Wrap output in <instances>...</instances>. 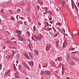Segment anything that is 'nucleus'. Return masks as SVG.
I'll return each mask as SVG.
<instances>
[{
	"label": "nucleus",
	"mask_w": 79,
	"mask_h": 79,
	"mask_svg": "<svg viewBox=\"0 0 79 79\" xmlns=\"http://www.w3.org/2000/svg\"><path fill=\"white\" fill-rule=\"evenodd\" d=\"M15 32L17 33L18 34L17 35V39L18 40L20 41H24L25 40V39L24 38L21 37V33L22 32L20 30H16Z\"/></svg>",
	"instance_id": "nucleus-1"
},
{
	"label": "nucleus",
	"mask_w": 79,
	"mask_h": 79,
	"mask_svg": "<svg viewBox=\"0 0 79 79\" xmlns=\"http://www.w3.org/2000/svg\"><path fill=\"white\" fill-rule=\"evenodd\" d=\"M51 47V44H48L47 45L46 51H47L49 50L50 49V48Z\"/></svg>",
	"instance_id": "nucleus-2"
},
{
	"label": "nucleus",
	"mask_w": 79,
	"mask_h": 79,
	"mask_svg": "<svg viewBox=\"0 0 79 79\" xmlns=\"http://www.w3.org/2000/svg\"><path fill=\"white\" fill-rule=\"evenodd\" d=\"M23 55L27 59L29 60L30 59V57L27 53H24Z\"/></svg>",
	"instance_id": "nucleus-3"
},
{
	"label": "nucleus",
	"mask_w": 79,
	"mask_h": 79,
	"mask_svg": "<svg viewBox=\"0 0 79 79\" xmlns=\"http://www.w3.org/2000/svg\"><path fill=\"white\" fill-rule=\"evenodd\" d=\"M28 64L30 65L31 67H33L34 66V62L32 61H31V62L28 63Z\"/></svg>",
	"instance_id": "nucleus-4"
},
{
	"label": "nucleus",
	"mask_w": 79,
	"mask_h": 79,
	"mask_svg": "<svg viewBox=\"0 0 79 79\" xmlns=\"http://www.w3.org/2000/svg\"><path fill=\"white\" fill-rule=\"evenodd\" d=\"M28 46L30 49H31L33 48V44L31 43H29Z\"/></svg>",
	"instance_id": "nucleus-5"
},
{
	"label": "nucleus",
	"mask_w": 79,
	"mask_h": 79,
	"mask_svg": "<svg viewBox=\"0 0 79 79\" xmlns=\"http://www.w3.org/2000/svg\"><path fill=\"white\" fill-rule=\"evenodd\" d=\"M69 63L71 64L72 65H75V64L74 62V61L73 60H70Z\"/></svg>",
	"instance_id": "nucleus-6"
},
{
	"label": "nucleus",
	"mask_w": 79,
	"mask_h": 79,
	"mask_svg": "<svg viewBox=\"0 0 79 79\" xmlns=\"http://www.w3.org/2000/svg\"><path fill=\"white\" fill-rule=\"evenodd\" d=\"M33 37L35 38L34 39V38H33V37H31V39H32L34 41H37V36H36L35 35H34L33 36Z\"/></svg>",
	"instance_id": "nucleus-7"
},
{
	"label": "nucleus",
	"mask_w": 79,
	"mask_h": 79,
	"mask_svg": "<svg viewBox=\"0 0 79 79\" xmlns=\"http://www.w3.org/2000/svg\"><path fill=\"white\" fill-rule=\"evenodd\" d=\"M17 25H19L21 24H22L23 23V22L22 21H18L17 23Z\"/></svg>",
	"instance_id": "nucleus-8"
},
{
	"label": "nucleus",
	"mask_w": 79,
	"mask_h": 79,
	"mask_svg": "<svg viewBox=\"0 0 79 79\" xmlns=\"http://www.w3.org/2000/svg\"><path fill=\"white\" fill-rule=\"evenodd\" d=\"M67 42H66V41H65L63 43V48H64L65 47H66L67 45Z\"/></svg>",
	"instance_id": "nucleus-9"
},
{
	"label": "nucleus",
	"mask_w": 79,
	"mask_h": 79,
	"mask_svg": "<svg viewBox=\"0 0 79 79\" xmlns=\"http://www.w3.org/2000/svg\"><path fill=\"white\" fill-rule=\"evenodd\" d=\"M45 74L47 75H50V71H45Z\"/></svg>",
	"instance_id": "nucleus-10"
},
{
	"label": "nucleus",
	"mask_w": 79,
	"mask_h": 79,
	"mask_svg": "<svg viewBox=\"0 0 79 79\" xmlns=\"http://www.w3.org/2000/svg\"><path fill=\"white\" fill-rule=\"evenodd\" d=\"M29 55L31 58H33L34 56V55L32 53H29Z\"/></svg>",
	"instance_id": "nucleus-11"
},
{
	"label": "nucleus",
	"mask_w": 79,
	"mask_h": 79,
	"mask_svg": "<svg viewBox=\"0 0 79 79\" xmlns=\"http://www.w3.org/2000/svg\"><path fill=\"white\" fill-rule=\"evenodd\" d=\"M45 74V71H44L43 70H42L40 72V74L41 75H44V74Z\"/></svg>",
	"instance_id": "nucleus-12"
},
{
	"label": "nucleus",
	"mask_w": 79,
	"mask_h": 79,
	"mask_svg": "<svg viewBox=\"0 0 79 79\" xmlns=\"http://www.w3.org/2000/svg\"><path fill=\"white\" fill-rule=\"evenodd\" d=\"M23 64L24 66V67H26L27 65V64H26V63L25 62H23Z\"/></svg>",
	"instance_id": "nucleus-13"
},
{
	"label": "nucleus",
	"mask_w": 79,
	"mask_h": 79,
	"mask_svg": "<svg viewBox=\"0 0 79 79\" xmlns=\"http://www.w3.org/2000/svg\"><path fill=\"white\" fill-rule=\"evenodd\" d=\"M48 13L50 15L52 16V12L50 10H49L48 11Z\"/></svg>",
	"instance_id": "nucleus-14"
},
{
	"label": "nucleus",
	"mask_w": 79,
	"mask_h": 79,
	"mask_svg": "<svg viewBox=\"0 0 79 79\" xmlns=\"http://www.w3.org/2000/svg\"><path fill=\"white\" fill-rule=\"evenodd\" d=\"M57 59L58 60V61H60L62 60V58L61 57H59L57 58Z\"/></svg>",
	"instance_id": "nucleus-15"
},
{
	"label": "nucleus",
	"mask_w": 79,
	"mask_h": 79,
	"mask_svg": "<svg viewBox=\"0 0 79 79\" xmlns=\"http://www.w3.org/2000/svg\"><path fill=\"white\" fill-rule=\"evenodd\" d=\"M16 70L15 69V72H16L15 73V74L16 75H19V72L17 71L16 70Z\"/></svg>",
	"instance_id": "nucleus-16"
},
{
	"label": "nucleus",
	"mask_w": 79,
	"mask_h": 79,
	"mask_svg": "<svg viewBox=\"0 0 79 79\" xmlns=\"http://www.w3.org/2000/svg\"><path fill=\"white\" fill-rule=\"evenodd\" d=\"M15 53V52H14V51H12V55L11 56L12 57L13 56H14Z\"/></svg>",
	"instance_id": "nucleus-17"
},
{
	"label": "nucleus",
	"mask_w": 79,
	"mask_h": 79,
	"mask_svg": "<svg viewBox=\"0 0 79 79\" xmlns=\"http://www.w3.org/2000/svg\"><path fill=\"white\" fill-rule=\"evenodd\" d=\"M44 29H45V30H47V31H50L52 29V28H44Z\"/></svg>",
	"instance_id": "nucleus-18"
},
{
	"label": "nucleus",
	"mask_w": 79,
	"mask_h": 79,
	"mask_svg": "<svg viewBox=\"0 0 79 79\" xmlns=\"http://www.w3.org/2000/svg\"><path fill=\"white\" fill-rule=\"evenodd\" d=\"M74 2L71 3V5L72 6V7L73 9L74 8Z\"/></svg>",
	"instance_id": "nucleus-19"
},
{
	"label": "nucleus",
	"mask_w": 79,
	"mask_h": 79,
	"mask_svg": "<svg viewBox=\"0 0 79 79\" xmlns=\"http://www.w3.org/2000/svg\"><path fill=\"white\" fill-rule=\"evenodd\" d=\"M38 2L39 4H41V5H43V2L42 1H40L39 0L38 1Z\"/></svg>",
	"instance_id": "nucleus-20"
},
{
	"label": "nucleus",
	"mask_w": 79,
	"mask_h": 79,
	"mask_svg": "<svg viewBox=\"0 0 79 79\" xmlns=\"http://www.w3.org/2000/svg\"><path fill=\"white\" fill-rule=\"evenodd\" d=\"M52 64H53V66L55 67H56V64H55V62L53 61L52 62Z\"/></svg>",
	"instance_id": "nucleus-21"
},
{
	"label": "nucleus",
	"mask_w": 79,
	"mask_h": 79,
	"mask_svg": "<svg viewBox=\"0 0 79 79\" xmlns=\"http://www.w3.org/2000/svg\"><path fill=\"white\" fill-rule=\"evenodd\" d=\"M62 24L60 23H56V25H58L59 26H61Z\"/></svg>",
	"instance_id": "nucleus-22"
},
{
	"label": "nucleus",
	"mask_w": 79,
	"mask_h": 79,
	"mask_svg": "<svg viewBox=\"0 0 79 79\" xmlns=\"http://www.w3.org/2000/svg\"><path fill=\"white\" fill-rule=\"evenodd\" d=\"M10 71V69H9L5 73V75L7 74Z\"/></svg>",
	"instance_id": "nucleus-23"
},
{
	"label": "nucleus",
	"mask_w": 79,
	"mask_h": 79,
	"mask_svg": "<svg viewBox=\"0 0 79 79\" xmlns=\"http://www.w3.org/2000/svg\"><path fill=\"white\" fill-rule=\"evenodd\" d=\"M59 41H57L56 42V45L57 46H59Z\"/></svg>",
	"instance_id": "nucleus-24"
},
{
	"label": "nucleus",
	"mask_w": 79,
	"mask_h": 79,
	"mask_svg": "<svg viewBox=\"0 0 79 79\" xmlns=\"http://www.w3.org/2000/svg\"><path fill=\"white\" fill-rule=\"evenodd\" d=\"M10 19H11V20H13V21H14L15 20L14 17L13 16L11 17V18H10Z\"/></svg>",
	"instance_id": "nucleus-25"
},
{
	"label": "nucleus",
	"mask_w": 79,
	"mask_h": 79,
	"mask_svg": "<svg viewBox=\"0 0 79 79\" xmlns=\"http://www.w3.org/2000/svg\"><path fill=\"white\" fill-rule=\"evenodd\" d=\"M37 40H38L40 41L41 39V38H40L39 36L38 37H37Z\"/></svg>",
	"instance_id": "nucleus-26"
},
{
	"label": "nucleus",
	"mask_w": 79,
	"mask_h": 79,
	"mask_svg": "<svg viewBox=\"0 0 79 79\" xmlns=\"http://www.w3.org/2000/svg\"><path fill=\"white\" fill-rule=\"evenodd\" d=\"M75 48H70L69 49V50L70 51L75 50Z\"/></svg>",
	"instance_id": "nucleus-27"
},
{
	"label": "nucleus",
	"mask_w": 79,
	"mask_h": 79,
	"mask_svg": "<svg viewBox=\"0 0 79 79\" xmlns=\"http://www.w3.org/2000/svg\"><path fill=\"white\" fill-rule=\"evenodd\" d=\"M27 69H28L30 70V67L29 66H28L27 65V66H26L25 67Z\"/></svg>",
	"instance_id": "nucleus-28"
},
{
	"label": "nucleus",
	"mask_w": 79,
	"mask_h": 79,
	"mask_svg": "<svg viewBox=\"0 0 79 79\" xmlns=\"http://www.w3.org/2000/svg\"><path fill=\"white\" fill-rule=\"evenodd\" d=\"M16 57L18 59H19L20 58V56L19 55H17L16 56Z\"/></svg>",
	"instance_id": "nucleus-29"
},
{
	"label": "nucleus",
	"mask_w": 79,
	"mask_h": 79,
	"mask_svg": "<svg viewBox=\"0 0 79 79\" xmlns=\"http://www.w3.org/2000/svg\"><path fill=\"white\" fill-rule=\"evenodd\" d=\"M35 52V54L37 55H39V52H38V51H34Z\"/></svg>",
	"instance_id": "nucleus-30"
},
{
	"label": "nucleus",
	"mask_w": 79,
	"mask_h": 79,
	"mask_svg": "<svg viewBox=\"0 0 79 79\" xmlns=\"http://www.w3.org/2000/svg\"><path fill=\"white\" fill-rule=\"evenodd\" d=\"M35 28H36L35 26H34V27H33V31L34 32H35Z\"/></svg>",
	"instance_id": "nucleus-31"
},
{
	"label": "nucleus",
	"mask_w": 79,
	"mask_h": 79,
	"mask_svg": "<svg viewBox=\"0 0 79 79\" xmlns=\"http://www.w3.org/2000/svg\"><path fill=\"white\" fill-rule=\"evenodd\" d=\"M15 77L16 78H19V75H15Z\"/></svg>",
	"instance_id": "nucleus-32"
},
{
	"label": "nucleus",
	"mask_w": 79,
	"mask_h": 79,
	"mask_svg": "<svg viewBox=\"0 0 79 79\" xmlns=\"http://www.w3.org/2000/svg\"><path fill=\"white\" fill-rule=\"evenodd\" d=\"M45 23L46 24V25H47V26H49L48 23V22H46Z\"/></svg>",
	"instance_id": "nucleus-33"
},
{
	"label": "nucleus",
	"mask_w": 79,
	"mask_h": 79,
	"mask_svg": "<svg viewBox=\"0 0 79 79\" xmlns=\"http://www.w3.org/2000/svg\"><path fill=\"white\" fill-rule=\"evenodd\" d=\"M24 24L26 26H27V24H28L27 23V22L26 21H25L24 22Z\"/></svg>",
	"instance_id": "nucleus-34"
},
{
	"label": "nucleus",
	"mask_w": 79,
	"mask_h": 79,
	"mask_svg": "<svg viewBox=\"0 0 79 79\" xmlns=\"http://www.w3.org/2000/svg\"><path fill=\"white\" fill-rule=\"evenodd\" d=\"M19 19H21L22 20H24V19L23 17H19Z\"/></svg>",
	"instance_id": "nucleus-35"
},
{
	"label": "nucleus",
	"mask_w": 79,
	"mask_h": 79,
	"mask_svg": "<svg viewBox=\"0 0 79 79\" xmlns=\"http://www.w3.org/2000/svg\"><path fill=\"white\" fill-rule=\"evenodd\" d=\"M52 28L53 29V30H54V31L55 33H56V30H55V28H54V27H52Z\"/></svg>",
	"instance_id": "nucleus-36"
},
{
	"label": "nucleus",
	"mask_w": 79,
	"mask_h": 79,
	"mask_svg": "<svg viewBox=\"0 0 79 79\" xmlns=\"http://www.w3.org/2000/svg\"><path fill=\"white\" fill-rule=\"evenodd\" d=\"M44 9L46 12L48 10V9L47 7H44Z\"/></svg>",
	"instance_id": "nucleus-37"
},
{
	"label": "nucleus",
	"mask_w": 79,
	"mask_h": 79,
	"mask_svg": "<svg viewBox=\"0 0 79 79\" xmlns=\"http://www.w3.org/2000/svg\"><path fill=\"white\" fill-rule=\"evenodd\" d=\"M64 72V70H62V74L63 75Z\"/></svg>",
	"instance_id": "nucleus-38"
},
{
	"label": "nucleus",
	"mask_w": 79,
	"mask_h": 79,
	"mask_svg": "<svg viewBox=\"0 0 79 79\" xmlns=\"http://www.w3.org/2000/svg\"><path fill=\"white\" fill-rule=\"evenodd\" d=\"M2 65L1 64H0V69L1 70Z\"/></svg>",
	"instance_id": "nucleus-39"
},
{
	"label": "nucleus",
	"mask_w": 79,
	"mask_h": 79,
	"mask_svg": "<svg viewBox=\"0 0 79 79\" xmlns=\"http://www.w3.org/2000/svg\"><path fill=\"white\" fill-rule=\"evenodd\" d=\"M64 66V65H62V70H64V68L63 67V66Z\"/></svg>",
	"instance_id": "nucleus-40"
},
{
	"label": "nucleus",
	"mask_w": 79,
	"mask_h": 79,
	"mask_svg": "<svg viewBox=\"0 0 79 79\" xmlns=\"http://www.w3.org/2000/svg\"><path fill=\"white\" fill-rule=\"evenodd\" d=\"M48 65H46V66H43V67L44 68H47V67Z\"/></svg>",
	"instance_id": "nucleus-41"
},
{
	"label": "nucleus",
	"mask_w": 79,
	"mask_h": 79,
	"mask_svg": "<svg viewBox=\"0 0 79 79\" xmlns=\"http://www.w3.org/2000/svg\"><path fill=\"white\" fill-rule=\"evenodd\" d=\"M58 35V33H57L54 36V37H56Z\"/></svg>",
	"instance_id": "nucleus-42"
},
{
	"label": "nucleus",
	"mask_w": 79,
	"mask_h": 79,
	"mask_svg": "<svg viewBox=\"0 0 79 79\" xmlns=\"http://www.w3.org/2000/svg\"><path fill=\"white\" fill-rule=\"evenodd\" d=\"M9 47L10 48H12V49H14V48L15 49L16 48L15 47H12L11 46H9Z\"/></svg>",
	"instance_id": "nucleus-43"
},
{
	"label": "nucleus",
	"mask_w": 79,
	"mask_h": 79,
	"mask_svg": "<svg viewBox=\"0 0 79 79\" xmlns=\"http://www.w3.org/2000/svg\"><path fill=\"white\" fill-rule=\"evenodd\" d=\"M76 53H77V52L76 51V52H71V53H72V54Z\"/></svg>",
	"instance_id": "nucleus-44"
},
{
	"label": "nucleus",
	"mask_w": 79,
	"mask_h": 79,
	"mask_svg": "<svg viewBox=\"0 0 79 79\" xmlns=\"http://www.w3.org/2000/svg\"><path fill=\"white\" fill-rule=\"evenodd\" d=\"M39 36L40 38L41 37V39H42V38H43V36H42V35H40Z\"/></svg>",
	"instance_id": "nucleus-45"
},
{
	"label": "nucleus",
	"mask_w": 79,
	"mask_h": 79,
	"mask_svg": "<svg viewBox=\"0 0 79 79\" xmlns=\"http://www.w3.org/2000/svg\"><path fill=\"white\" fill-rule=\"evenodd\" d=\"M38 25H41V24L39 22H38Z\"/></svg>",
	"instance_id": "nucleus-46"
},
{
	"label": "nucleus",
	"mask_w": 79,
	"mask_h": 79,
	"mask_svg": "<svg viewBox=\"0 0 79 79\" xmlns=\"http://www.w3.org/2000/svg\"><path fill=\"white\" fill-rule=\"evenodd\" d=\"M18 15H17L16 16V19H17V20L19 19V18H18Z\"/></svg>",
	"instance_id": "nucleus-47"
},
{
	"label": "nucleus",
	"mask_w": 79,
	"mask_h": 79,
	"mask_svg": "<svg viewBox=\"0 0 79 79\" xmlns=\"http://www.w3.org/2000/svg\"><path fill=\"white\" fill-rule=\"evenodd\" d=\"M14 66H15V67H14V69H15V70H16V68L15 66V64H14Z\"/></svg>",
	"instance_id": "nucleus-48"
},
{
	"label": "nucleus",
	"mask_w": 79,
	"mask_h": 79,
	"mask_svg": "<svg viewBox=\"0 0 79 79\" xmlns=\"http://www.w3.org/2000/svg\"><path fill=\"white\" fill-rule=\"evenodd\" d=\"M44 15H46L47 14V11H46V12L45 11V12H44Z\"/></svg>",
	"instance_id": "nucleus-49"
},
{
	"label": "nucleus",
	"mask_w": 79,
	"mask_h": 79,
	"mask_svg": "<svg viewBox=\"0 0 79 79\" xmlns=\"http://www.w3.org/2000/svg\"><path fill=\"white\" fill-rule=\"evenodd\" d=\"M37 9H38V10H39V8H40L39 6H37Z\"/></svg>",
	"instance_id": "nucleus-50"
},
{
	"label": "nucleus",
	"mask_w": 79,
	"mask_h": 79,
	"mask_svg": "<svg viewBox=\"0 0 79 79\" xmlns=\"http://www.w3.org/2000/svg\"><path fill=\"white\" fill-rule=\"evenodd\" d=\"M62 30H63V31L64 33H65V30H64V29L63 28Z\"/></svg>",
	"instance_id": "nucleus-51"
},
{
	"label": "nucleus",
	"mask_w": 79,
	"mask_h": 79,
	"mask_svg": "<svg viewBox=\"0 0 79 79\" xmlns=\"http://www.w3.org/2000/svg\"><path fill=\"white\" fill-rule=\"evenodd\" d=\"M28 19L29 20V22H31V20L30 19V17H28Z\"/></svg>",
	"instance_id": "nucleus-52"
},
{
	"label": "nucleus",
	"mask_w": 79,
	"mask_h": 79,
	"mask_svg": "<svg viewBox=\"0 0 79 79\" xmlns=\"http://www.w3.org/2000/svg\"><path fill=\"white\" fill-rule=\"evenodd\" d=\"M49 20L51 21L52 20V18L51 17H50V18H49Z\"/></svg>",
	"instance_id": "nucleus-53"
},
{
	"label": "nucleus",
	"mask_w": 79,
	"mask_h": 79,
	"mask_svg": "<svg viewBox=\"0 0 79 79\" xmlns=\"http://www.w3.org/2000/svg\"><path fill=\"white\" fill-rule=\"evenodd\" d=\"M20 67H21V65H18V68L19 69L20 68Z\"/></svg>",
	"instance_id": "nucleus-54"
},
{
	"label": "nucleus",
	"mask_w": 79,
	"mask_h": 79,
	"mask_svg": "<svg viewBox=\"0 0 79 79\" xmlns=\"http://www.w3.org/2000/svg\"><path fill=\"white\" fill-rule=\"evenodd\" d=\"M10 41H7L5 42V43H9Z\"/></svg>",
	"instance_id": "nucleus-55"
},
{
	"label": "nucleus",
	"mask_w": 79,
	"mask_h": 79,
	"mask_svg": "<svg viewBox=\"0 0 79 79\" xmlns=\"http://www.w3.org/2000/svg\"><path fill=\"white\" fill-rule=\"evenodd\" d=\"M9 44H11L12 45L13 44L12 42H10V41L9 42Z\"/></svg>",
	"instance_id": "nucleus-56"
},
{
	"label": "nucleus",
	"mask_w": 79,
	"mask_h": 79,
	"mask_svg": "<svg viewBox=\"0 0 79 79\" xmlns=\"http://www.w3.org/2000/svg\"><path fill=\"white\" fill-rule=\"evenodd\" d=\"M66 78L67 79H70V77H67Z\"/></svg>",
	"instance_id": "nucleus-57"
},
{
	"label": "nucleus",
	"mask_w": 79,
	"mask_h": 79,
	"mask_svg": "<svg viewBox=\"0 0 79 79\" xmlns=\"http://www.w3.org/2000/svg\"><path fill=\"white\" fill-rule=\"evenodd\" d=\"M27 40L28 42H31V41L29 39H27Z\"/></svg>",
	"instance_id": "nucleus-58"
},
{
	"label": "nucleus",
	"mask_w": 79,
	"mask_h": 79,
	"mask_svg": "<svg viewBox=\"0 0 79 79\" xmlns=\"http://www.w3.org/2000/svg\"><path fill=\"white\" fill-rule=\"evenodd\" d=\"M71 3H74V1H73V0H71Z\"/></svg>",
	"instance_id": "nucleus-59"
},
{
	"label": "nucleus",
	"mask_w": 79,
	"mask_h": 79,
	"mask_svg": "<svg viewBox=\"0 0 79 79\" xmlns=\"http://www.w3.org/2000/svg\"><path fill=\"white\" fill-rule=\"evenodd\" d=\"M40 67H41L40 64H39V68H40Z\"/></svg>",
	"instance_id": "nucleus-60"
},
{
	"label": "nucleus",
	"mask_w": 79,
	"mask_h": 79,
	"mask_svg": "<svg viewBox=\"0 0 79 79\" xmlns=\"http://www.w3.org/2000/svg\"><path fill=\"white\" fill-rule=\"evenodd\" d=\"M19 61H18V60H17L16 61V63L17 64H18L19 63Z\"/></svg>",
	"instance_id": "nucleus-61"
},
{
	"label": "nucleus",
	"mask_w": 79,
	"mask_h": 79,
	"mask_svg": "<svg viewBox=\"0 0 79 79\" xmlns=\"http://www.w3.org/2000/svg\"><path fill=\"white\" fill-rule=\"evenodd\" d=\"M6 47L5 46H3V49H5V48H6Z\"/></svg>",
	"instance_id": "nucleus-62"
},
{
	"label": "nucleus",
	"mask_w": 79,
	"mask_h": 79,
	"mask_svg": "<svg viewBox=\"0 0 79 79\" xmlns=\"http://www.w3.org/2000/svg\"><path fill=\"white\" fill-rule=\"evenodd\" d=\"M60 2H64V0H60Z\"/></svg>",
	"instance_id": "nucleus-63"
},
{
	"label": "nucleus",
	"mask_w": 79,
	"mask_h": 79,
	"mask_svg": "<svg viewBox=\"0 0 79 79\" xmlns=\"http://www.w3.org/2000/svg\"><path fill=\"white\" fill-rule=\"evenodd\" d=\"M6 32H7V33L8 34H10V33L9 32V31H7Z\"/></svg>",
	"instance_id": "nucleus-64"
}]
</instances>
